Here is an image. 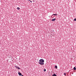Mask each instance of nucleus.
I'll list each match as a JSON object with an SVG mask.
<instances>
[{
  "mask_svg": "<svg viewBox=\"0 0 76 76\" xmlns=\"http://www.w3.org/2000/svg\"><path fill=\"white\" fill-rule=\"evenodd\" d=\"M39 64H40V65H44V60L42 59H40L39 60Z\"/></svg>",
  "mask_w": 76,
  "mask_h": 76,
  "instance_id": "nucleus-1",
  "label": "nucleus"
},
{
  "mask_svg": "<svg viewBox=\"0 0 76 76\" xmlns=\"http://www.w3.org/2000/svg\"><path fill=\"white\" fill-rule=\"evenodd\" d=\"M18 73L19 76H21V75H22V74L20 72H18Z\"/></svg>",
  "mask_w": 76,
  "mask_h": 76,
  "instance_id": "nucleus-2",
  "label": "nucleus"
},
{
  "mask_svg": "<svg viewBox=\"0 0 76 76\" xmlns=\"http://www.w3.org/2000/svg\"><path fill=\"white\" fill-rule=\"evenodd\" d=\"M55 20H56V19H55V18L53 19L52 20V21H55Z\"/></svg>",
  "mask_w": 76,
  "mask_h": 76,
  "instance_id": "nucleus-3",
  "label": "nucleus"
},
{
  "mask_svg": "<svg viewBox=\"0 0 76 76\" xmlns=\"http://www.w3.org/2000/svg\"><path fill=\"white\" fill-rule=\"evenodd\" d=\"M52 76H57V75L56 74H54L53 75H52Z\"/></svg>",
  "mask_w": 76,
  "mask_h": 76,
  "instance_id": "nucleus-4",
  "label": "nucleus"
},
{
  "mask_svg": "<svg viewBox=\"0 0 76 76\" xmlns=\"http://www.w3.org/2000/svg\"><path fill=\"white\" fill-rule=\"evenodd\" d=\"M53 15H56L57 16V15H57V14H53V15H52V16H53Z\"/></svg>",
  "mask_w": 76,
  "mask_h": 76,
  "instance_id": "nucleus-5",
  "label": "nucleus"
},
{
  "mask_svg": "<svg viewBox=\"0 0 76 76\" xmlns=\"http://www.w3.org/2000/svg\"><path fill=\"white\" fill-rule=\"evenodd\" d=\"M17 10H20V8H19V7H18L17 8Z\"/></svg>",
  "mask_w": 76,
  "mask_h": 76,
  "instance_id": "nucleus-6",
  "label": "nucleus"
},
{
  "mask_svg": "<svg viewBox=\"0 0 76 76\" xmlns=\"http://www.w3.org/2000/svg\"><path fill=\"white\" fill-rule=\"evenodd\" d=\"M76 69V67H74V70H75Z\"/></svg>",
  "mask_w": 76,
  "mask_h": 76,
  "instance_id": "nucleus-7",
  "label": "nucleus"
},
{
  "mask_svg": "<svg viewBox=\"0 0 76 76\" xmlns=\"http://www.w3.org/2000/svg\"><path fill=\"white\" fill-rule=\"evenodd\" d=\"M55 68H56V69H57V66H55Z\"/></svg>",
  "mask_w": 76,
  "mask_h": 76,
  "instance_id": "nucleus-8",
  "label": "nucleus"
},
{
  "mask_svg": "<svg viewBox=\"0 0 76 76\" xmlns=\"http://www.w3.org/2000/svg\"><path fill=\"white\" fill-rule=\"evenodd\" d=\"M15 67H16V68H17V69H18V67L17 66H15Z\"/></svg>",
  "mask_w": 76,
  "mask_h": 76,
  "instance_id": "nucleus-9",
  "label": "nucleus"
},
{
  "mask_svg": "<svg viewBox=\"0 0 76 76\" xmlns=\"http://www.w3.org/2000/svg\"><path fill=\"white\" fill-rule=\"evenodd\" d=\"M44 72H45V71H46V69H44Z\"/></svg>",
  "mask_w": 76,
  "mask_h": 76,
  "instance_id": "nucleus-10",
  "label": "nucleus"
},
{
  "mask_svg": "<svg viewBox=\"0 0 76 76\" xmlns=\"http://www.w3.org/2000/svg\"><path fill=\"white\" fill-rule=\"evenodd\" d=\"M74 21H76V18H75L74 19Z\"/></svg>",
  "mask_w": 76,
  "mask_h": 76,
  "instance_id": "nucleus-11",
  "label": "nucleus"
},
{
  "mask_svg": "<svg viewBox=\"0 0 76 76\" xmlns=\"http://www.w3.org/2000/svg\"><path fill=\"white\" fill-rule=\"evenodd\" d=\"M64 74L65 75V76H66V73H64Z\"/></svg>",
  "mask_w": 76,
  "mask_h": 76,
  "instance_id": "nucleus-12",
  "label": "nucleus"
},
{
  "mask_svg": "<svg viewBox=\"0 0 76 76\" xmlns=\"http://www.w3.org/2000/svg\"><path fill=\"white\" fill-rule=\"evenodd\" d=\"M17 69H20V68H19V67H18V68H17Z\"/></svg>",
  "mask_w": 76,
  "mask_h": 76,
  "instance_id": "nucleus-13",
  "label": "nucleus"
},
{
  "mask_svg": "<svg viewBox=\"0 0 76 76\" xmlns=\"http://www.w3.org/2000/svg\"><path fill=\"white\" fill-rule=\"evenodd\" d=\"M30 1L31 3H32V1Z\"/></svg>",
  "mask_w": 76,
  "mask_h": 76,
  "instance_id": "nucleus-14",
  "label": "nucleus"
},
{
  "mask_svg": "<svg viewBox=\"0 0 76 76\" xmlns=\"http://www.w3.org/2000/svg\"><path fill=\"white\" fill-rule=\"evenodd\" d=\"M28 1H30V0H28Z\"/></svg>",
  "mask_w": 76,
  "mask_h": 76,
  "instance_id": "nucleus-15",
  "label": "nucleus"
}]
</instances>
